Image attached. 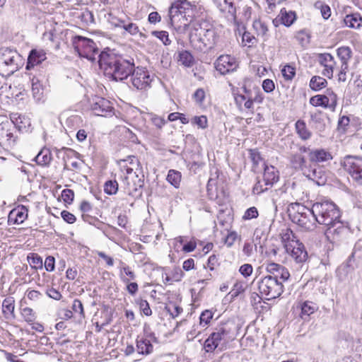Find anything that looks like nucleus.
<instances>
[{"mask_svg": "<svg viewBox=\"0 0 362 362\" xmlns=\"http://www.w3.org/2000/svg\"><path fill=\"white\" fill-rule=\"evenodd\" d=\"M27 260L32 268L35 269L42 268V258L38 254L34 252L29 253L27 256Z\"/></svg>", "mask_w": 362, "mask_h": 362, "instance_id": "obj_41", "label": "nucleus"}, {"mask_svg": "<svg viewBox=\"0 0 362 362\" xmlns=\"http://www.w3.org/2000/svg\"><path fill=\"white\" fill-rule=\"evenodd\" d=\"M213 1L221 12L235 17L236 13L235 0H213Z\"/></svg>", "mask_w": 362, "mask_h": 362, "instance_id": "obj_28", "label": "nucleus"}, {"mask_svg": "<svg viewBox=\"0 0 362 362\" xmlns=\"http://www.w3.org/2000/svg\"><path fill=\"white\" fill-rule=\"evenodd\" d=\"M318 62L325 68L322 71V74L331 78L333 76L334 67L336 64L334 57L329 53L320 54Z\"/></svg>", "mask_w": 362, "mask_h": 362, "instance_id": "obj_19", "label": "nucleus"}, {"mask_svg": "<svg viewBox=\"0 0 362 362\" xmlns=\"http://www.w3.org/2000/svg\"><path fill=\"white\" fill-rule=\"evenodd\" d=\"M232 337L230 329L228 327V325H221L206 339L204 345V349L206 352H212L218 346L221 341H226Z\"/></svg>", "mask_w": 362, "mask_h": 362, "instance_id": "obj_10", "label": "nucleus"}, {"mask_svg": "<svg viewBox=\"0 0 362 362\" xmlns=\"http://www.w3.org/2000/svg\"><path fill=\"white\" fill-rule=\"evenodd\" d=\"M150 120L153 125H155L158 129H161L166 124V120L161 117H159L155 114H150Z\"/></svg>", "mask_w": 362, "mask_h": 362, "instance_id": "obj_60", "label": "nucleus"}, {"mask_svg": "<svg viewBox=\"0 0 362 362\" xmlns=\"http://www.w3.org/2000/svg\"><path fill=\"white\" fill-rule=\"evenodd\" d=\"M250 165L251 170L254 173L260 175L267 166L264 158L256 149H250Z\"/></svg>", "mask_w": 362, "mask_h": 362, "instance_id": "obj_20", "label": "nucleus"}, {"mask_svg": "<svg viewBox=\"0 0 362 362\" xmlns=\"http://www.w3.org/2000/svg\"><path fill=\"white\" fill-rule=\"evenodd\" d=\"M281 241L284 244L285 250L286 249L287 245H293V243H298L299 240L296 238L293 231L290 229H286L281 234Z\"/></svg>", "mask_w": 362, "mask_h": 362, "instance_id": "obj_46", "label": "nucleus"}, {"mask_svg": "<svg viewBox=\"0 0 362 362\" xmlns=\"http://www.w3.org/2000/svg\"><path fill=\"white\" fill-rule=\"evenodd\" d=\"M98 64L104 74L109 78L122 81L127 79L135 66L134 59L116 54L107 49L98 54Z\"/></svg>", "mask_w": 362, "mask_h": 362, "instance_id": "obj_1", "label": "nucleus"}, {"mask_svg": "<svg viewBox=\"0 0 362 362\" xmlns=\"http://www.w3.org/2000/svg\"><path fill=\"white\" fill-rule=\"evenodd\" d=\"M121 264H122V267L120 268V275L123 282L128 283L130 280L135 279L136 274L131 268L123 262H121Z\"/></svg>", "mask_w": 362, "mask_h": 362, "instance_id": "obj_40", "label": "nucleus"}, {"mask_svg": "<svg viewBox=\"0 0 362 362\" xmlns=\"http://www.w3.org/2000/svg\"><path fill=\"white\" fill-rule=\"evenodd\" d=\"M28 210L25 206H18L13 209L8 214V222L13 224H20L28 217Z\"/></svg>", "mask_w": 362, "mask_h": 362, "instance_id": "obj_23", "label": "nucleus"}, {"mask_svg": "<svg viewBox=\"0 0 362 362\" xmlns=\"http://www.w3.org/2000/svg\"><path fill=\"white\" fill-rule=\"evenodd\" d=\"M295 127L296 133L302 140L306 141L311 138L312 133L307 128L306 124L303 120L298 119L296 122Z\"/></svg>", "mask_w": 362, "mask_h": 362, "instance_id": "obj_31", "label": "nucleus"}, {"mask_svg": "<svg viewBox=\"0 0 362 362\" xmlns=\"http://www.w3.org/2000/svg\"><path fill=\"white\" fill-rule=\"evenodd\" d=\"M136 351L138 354L147 356L151 354L153 351V346L151 340L146 337H137L136 339Z\"/></svg>", "mask_w": 362, "mask_h": 362, "instance_id": "obj_27", "label": "nucleus"}, {"mask_svg": "<svg viewBox=\"0 0 362 362\" xmlns=\"http://www.w3.org/2000/svg\"><path fill=\"white\" fill-rule=\"evenodd\" d=\"M346 231L347 228L340 221V219H339V221H335L333 225L327 226V229L325 231V235L328 239L336 240L346 233Z\"/></svg>", "mask_w": 362, "mask_h": 362, "instance_id": "obj_21", "label": "nucleus"}, {"mask_svg": "<svg viewBox=\"0 0 362 362\" xmlns=\"http://www.w3.org/2000/svg\"><path fill=\"white\" fill-rule=\"evenodd\" d=\"M252 28L256 31L257 35H264L267 31V28L259 20L254 21Z\"/></svg>", "mask_w": 362, "mask_h": 362, "instance_id": "obj_59", "label": "nucleus"}, {"mask_svg": "<svg viewBox=\"0 0 362 362\" xmlns=\"http://www.w3.org/2000/svg\"><path fill=\"white\" fill-rule=\"evenodd\" d=\"M21 315L28 324H33L37 318L36 313L29 307L21 308Z\"/></svg>", "mask_w": 362, "mask_h": 362, "instance_id": "obj_47", "label": "nucleus"}, {"mask_svg": "<svg viewBox=\"0 0 362 362\" xmlns=\"http://www.w3.org/2000/svg\"><path fill=\"white\" fill-rule=\"evenodd\" d=\"M197 6L187 0H174L169 8L171 25L180 33H185L194 23Z\"/></svg>", "mask_w": 362, "mask_h": 362, "instance_id": "obj_2", "label": "nucleus"}, {"mask_svg": "<svg viewBox=\"0 0 362 362\" xmlns=\"http://www.w3.org/2000/svg\"><path fill=\"white\" fill-rule=\"evenodd\" d=\"M46 59V53L43 49H33L29 53L25 69L30 70L35 65L41 64Z\"/></svg>", "mask_w": 362, "mask_h": 362, "instance_id": "obj_22", "label": "nucleus"}, {"mask_svg": "<svg viewBox=\"0 0 362 362\" xmlns=\"http://www.w3.org/2000/svg\"><path fill=\"white\" fill-rule=\"evenodd\" d=\"M207 195L210 200L214 201L220 207H230L229 193L223 181L210 178L208 181Z\"/></svg>", "mask_w": 362, "mask_h": 362, "instance_id": "obj_7", "label": "nucleus"}, {"mask_svg": "<svg viewBox=\"0 0 362 362\" xmlns=\"http://www.w3.org/2000/svg\"><path fill=\"white\" fill-rule=\"evenodd\" d=\"M14 308V300L12 297L6 298L3 300L2 311L5 315H13Z\"/></svg>", "mask_w": 362, "mask_h": 362, "instance_id": "obj_49", "label": "nucleus"}, {"mask_svg": "<svg viewBox=\"0 0 362 362\" xmlns=\"http://www.w3.org/2000/svg\"><path fill=\"white\" fill-rule=\"evenodd\" d=\"M310 37V34L304 30L298 31L296 35V39L303 47L309 44Z\"/></svg>", "mask_w": 362, "mask_h": 362, "instance_id": "obj_53", "label": "nucleus"}, {"mask_svg": "<svg viewBox=\"0 0 362 362\" xmlns=\"http://www.w3.org/2000/svg\"><path fill=\"white\" fill-rule=\"evenodd\" d=\"M235 35L238 42H240L239 38H241L240 44L243 47L246 46L247 43L249 42V33L246 30L245 25L238 24Z\"/></svg>", "mask_w": 362, "mask_h": 362, "instance_id": "obj_37", "label": "nucleus"}, {"mask_svg": "<svg viewBox=\"0 0 362 362\" xmlns=\"http://www.w3.org/2000/svg\"><path fill=\"white\" fill-rule=\"evenodd\" d=\"M72 45L80 57L86 58L90 62L95 61L98 48L93 40L76 35L72 39Z\"/></svg>", "mask_w": 362, "mask_h": 362, "instance_id": "obj_8", "label": "nucleus"}, {"mask_svg": "<svg viewBox=\"0 0 362 362\" xmlns=\"http://www.w3.org/2000/svg\"><path fill=\"white\" fill-rule=\"evenodd\" d=\"M62 197L64 202L71 204L74 198V192L72 189H65L62 192Z\"/></svg>", "mask_w": 362, "mask_h": 362, "instance_id": "obj_63", "label": "nucleus"}, {"mask_svg": "<svg viewBox=\"0 0 362 362\" xmlns=\"http://www.w3.org/2000/svg\"><path fill=\"white\" fill-rule=\"evenodd\" d=\"M238 66L236 60L230 55H221L215 62L216 69L222 75L234 71Z\"/></svg>", "mask_w": 362, "mask_h": 362, "instance_id": "obj_17", "label": "nucleus"}, {"mask_svg": "<svg viewBox=\"0 0 362 362\" xmlns=\"http://www.w3.org/2000/svg\"><path fill=\"white\" fill-rule=\"evenodd\" d=\"M329 103V98L327 95H317L313 96L310 99V104L314 107L322 106L323 107H328Z\"/></svg>", "mask_w": 362, "mask_h": 362, "instance_id": "obj_39", "label": "nucleus"}, {"mask_svg": "<svg viewBox=\"0 0 362 362\" xmlns=\"http://www.w3.org/2000/svg\"><path fill=\"white\" fill-rule=\"evenodd\" d=\"M216 33L211 24L206 21H195L189 33L191 43L199 42V48H212L216 43Z\"/></svg>", "mask_w": 362, "mask_h": 362, "instance_id": "obj_3", "label": "nucleus"}, {"mask_svg": "<svg viewBox=\"0 0 362 362\" xmlns=\"http://www.w3.org/2000/svg\"><path fill=\"white\" fill-rule=\"evenodd\" d=\"M279 16L280 17L281 23L287 27L291 25L296 18L295 12L291 11H288L286 8H282L281 10L280 15Z\"/></svg>", "mask_w": 362, "mask_h": 362, "instance_id": "obj_34", "label": "nucleus"}, {"mask_svg": "<svg viewBox=\"0 0 362 362\" xmlns=\"http://www.w3.org/2000/svg\"><path fill=\"white\" fill-rule=\"evenodd\" d=\"M104 191L109 195L115 194L118 191V183L116 180H107L104 185Z\"/></svg>", "mask_w": 362, "mask_h": 362, "instance_id": "obj_52", "label": "nucleus"}, {"mask_svg": "<svg viewBox=\"0 0 362 362\" xmlns=\"http://www.w3.org/2000/svg\"><path fill=\"white\" fill-rule=\"evenodd\" d=\"M232 209L231 207H221L218 215L217 220L218 223L224 227L228 228L233 219L231 216Z\"/></svg>", "mask_w": 362, "mask_h": 362, "instance_id": "obj_29", "label": "nucleus"}, {"mask_svg": "<svg viewBox=\"0 0 362 362\" xmlns=\"http://www.w3.org/2000/svg\"><path fill=\"white\" fill-rule=\"evenodd\" d=\"M71 309L73 313L78 315L81 318L85 317L83 306L81 301L78 299H75L73 301Z\"/></svg>", "mask_w": 362, "mask_h": 362, "instance_id": "obj_54", "label": "nucleus"}, {"mask_svg": "<svg viewBox=\"0 0 362 362\" xmlns=\"http://www.w3.org/2000/svg\"><path fill=\"white\" fill-rule=\"evenodd\" d=\"M137 304L139 306L141 311L146 316H150L152 314L151 309L149 306V303L146 300L139 299L136 300Z\"/></svg>", "mask_w": 362, "mask_h": 362, "instance_id": "obj_58", "label": "nucleus"}, {"mask_svg": "<svg viewBox=\"0 0 362 362\" xmlns=\"http://www.w3.org/2000/svg\"><path fill=\"white\" fill-rule=\"evenodd\" d=\"M262 174L265 186L272 187L279 180V171L272 165H267Z\"/></svg>", "mask_w": 362, "mask_h": 362, "instance_id": "obj_25", "label": "nucleus"}, {"mask_svg": "<svg viewBox=\"0 0 362 362\" xmlns=\"http://www.w3.org/2000/svg\"><path fill=\"white\" fill-rule=\"evenodd\" d=\"M17 139L16 127L13 122L5 121L0 124V145L11 147Z\"/></svg>", "mask_w": 362, "mask_h": 362, "instance_id": "obj_14", "label": "nucleus"}, {"mask_svg": "<svg viewBox=\"0 0 362 362\" xmlns=\"http://www.w3.org/2000/svg\"><path fill=\"white\" fill-rule=\"evenodd\" d=\"M317 306L315 303L310 301H305L301 305L302 315L309 316L317 310Z\"/></svg>", "mask_w": 362, "mask_h": 362, "instance_id": "obj_50", "label": "nucleus"}, {"mask_svg": "<svg viewBox=\"0 0 362 362\" xmlns=\"http://www.w3.org/2000/svg\"><path fill=\"white\" fill-rule=\"evenodd\" d=\"M234 98L237 106L240 110L243 109H249V98L247 99L246 96L238 90V93L233 92Z\"/></svg>", "mask_w": 362, "mask_h": 362, "instance_id": "obj_43", "label": "nucleus"}, {"mask_svg": "<svg viewBox=\"0 0 362 362\" xmlns=\"http://www.w3.org/2000/svg\"><path fill=\"white\" fill-rule=\"evenodd\" d=\"M266 240L264 232L260 229H256L253 235V243L255 247V250L257 249L259 245V248L262 247L263 243Z\"/></svg>", "mask_w": 362, "mask_h": 362, "instance_id": "obj_51", "label": "nucleus"}, {"mask_svg": "<svg viewBox=\"0 0 362 362\" xmlns=\"http://www.w3.org/2000/svg\"><path fill=\"white\" fill-rule=\"evenodd\" d=\"M2 60L6 66L11 68L10 71L13 74L18 69L21 59V55L16 51L6 48L2 50Z\"/></svg>", "mask_w": 362, "mask_h": 362, "instance_id": "obj_18", "label": "nucleus"}, {"mask_svg": "<svg viewBox=\"0 0 362 362\" xmlns=\"http://www.w3.org/2000/svg\"><path fill=\"white\" fill-rule=\"evenodd\" d=\"M341 165L351 176L360 185H362V158L354 156H346Z\"/></svg>", "mask_w": 362, "mask_h": 362, "instance_id": "obj_12", "label": "nucleus"}, {"mask_svg": "<svg viewBox=\"0 0 362 362\" xmlns=\"http://www.w3.org/2000/svg\"><path fill=\"white\" fill-rule=\"evenodd\" d=\"M130 76V82L133 88L137 90H146L151 87L155 74L151 73L146 67L134 66Z\"/></svg>", "mask_w": 362, "mask_h": 362, "instance_id": "obj_9", "label": "nucleus"}, {"mask_svg": "<svg viewBox=\"0 0 362 362\" xmlns=\"http://www.w3.org/2000/svg\"><path fill=\"white\" fill-rule=\"evenodd\" d=\"M332 159V156L329 151L320 148L313 149L312 151H310V160L308 161L310 163L317 164L318 163L328 161Z\"/></svg>", "mask_w": 362, "mask_h": 362, "instance_id": "obj_26", "label": "nucleus"}, {"mask_svg": "<svg viewBox=\"0 0 362 362\" xmlns=\"http://www.w3.org/2000/svg\"><path fill=\"white\" fill-rule=\"evenodd\" d=\"M144 185V175L143 174L126 176L122 180L124 192L134 199L141 197Z\"/></svg>", "mask_w": 362, "mask_h": 362, "instance_id": "obj_11", "label": "nucleus"}, {"mask_svg": "<svg viewBox=\"0 0 362 362\" xmlns=\"http://www.w3.org/2000/svg\"><path fill=\"white\" fill-rule=\"evenodd\" d=\"M247 287L248 284L247 282L241 281H237L229 293L231 296V298H234L242 295Z\"/></svg>", "mask_w": 362, "mask_h": 362, "instance_id": "obj_44", "label": "nucleus"}, {"mask_svg": "<svg viewBox=\"0 0 362 362\" xmlns=\"http://www.w3.org/2000/svg\"><path fill=\"white\" fill-rule=\"evenodd\" d=\"M351 49L349 47H341L337 49V55L341 60L343 70L348 69V62L351 57Z\"/></svg>", "mask_w": 362, "mask_h": 362, "instance_id": "obj_32", "label": "nucleus"}, {"mask_svg": "<svg viewBox=\"0 0 362 362\" xmlns=\"http://www.w3.org/2000/svg\"><path fill=\"white\" fill-rule=\"evenodd\" d=\"M293 245H287L286 252L290 255L292 259L298 264L297 269L302 268L304 263L308 260V255L304 245L300 243H293Z\"/></svg>", "mask_w": 362, "mask_h": 362, "instance_id": "obj_15", "label": "nucleus"}, {"mask_svg": "<svg viewBox=\"0 0 362 362\" xmlns=\"http://www.w3.org/2000/svg\"><path fill=\"white\" fill-rule=\"evenodd\" d=\"M281 73L286 80H291L296 75V69L293 66L288 64L284 66Z\"/></svg>", "mask_w": 362, "mask_h": 362, "instance_id": "obj_57", "label": "nucleus"}, {"mask_svg": "<svg viewBox=\"0 0 362 362\" xmlns=\"http://www.w3.org/2000/svg\"><path fill=\"white\" fill-rule=\"evenodd\" d=\"M313 214L316 222L326 226L333 225L335 221H339L341 218L338 206L334 202L329 201L313 204Z\"/></svg>", "mask_w": 362, "mask_h": 362, "instance_id": "obj_5", "label": "nucleus"}, {"mask_svg": "<svg viewBox=\"0 0 362 362\" xmlns=\"http://www.w3.org/2000/svg\"><path fill=\"white\" fill-rule=\"evenodd\" d=\"M178 61L185 66L190 67L194 64V57L189 51L182 50L179 52Z\"/></svg>", "mask_w": 362, "mask_h": 362, "instance_id": "obj_45", "label": "nucleus"}, {"mask_svg": "<svg viewBox=\"0 0 362 362\" xmlns=\"http://www.w3.org/2000/svg\"><path fill=\"white\" fill-rule=\"evenodd\" d=\"M193 98L197 104L202 105L205 98V92H204V89L203 88L197 89V90L193 94Z\"/></svg>", "mask_w": 362, "mask_h": 362, "instance_id": "obj_64", "label": "nucleus"}, {"mask_svg": "<svg viewBox=\"0 0 362 362\" xmlns=\"http://www.w3.org/2000/svg\"><path fill=\"white\" fill-rule=\"evenodd\" d=\"M251 285L254 290H257L267 300L279 297L284 291L281 281H278L272 277L265 276L259 280H253Z\"/></svg>", "mask_w": 362, "mask_h": 362, "instance_id": "obj_6", "label": "nucleus"}, {"mask_svg": "<svg viewBox=\"0 0 362 362\" xmlns=\"http://www.w3.org/2000/svg\"><path fill=\"white\" fill-rule=\"evenodd\" d=\"M298 207L297 211L291 216L292 221L305 230H312L315 221L313 207L311 209L300 205H298Z\"/></svg>", "mask_w": 362, "mask_h": 362, "instance_id": "obj_13", "label": "nucleus"}, {"mask_svg": "<svg viewBox=\"0 0 362 362\" xmlns=\"http://www.w3.org/2000/svg\"><path fill=\"white\" fill-rule=\"evenodd\" d=\"M192 122L201 129H206L208 126L207 118L204 115L195 116L193 118Z\"/></svg>", "mask_w": 362, "mask_h": 362, "instance_id": "obj_62", "label": "nucleus"}, {"mask_svg": "<svg viewBox=\"0 0 362 362\" xmlns=\"http://www.w3.org/2000/svg\"><path fill=\"white\" fill-rule=\"evenodd\" d=\"M344 23L352 28H359L362 26V17L358 13L346 15L344 18Z\"/></svg>", "mask_w": 362, "mask_h": 362, "instance_id": "obj_33", "label": "nucleus"}, {"mask_svg": "<svg viewBox=\"0 0 362 362\" xmlns=\"http://www.w3.org/2000/svg\"><path fill=\"white\" fill-rule=\"evenodd\" d=\"M214 313L210 310L203 311L199 317V324L203 327L207 325L213 318Z\"/></svg>", "mask_w": 362, "mask_h": 362, "instance_id": "obj_55", "label": "nucleus"}, {"mask_svg": "<svg viewBox=\"0 0 362 362\" xmlns=\"http://www.w3.org/2000/svg\"><path fill=\"white\" fill-rule=\"evenodd\" d=\"M267 276L283 283L289 279L290 274L286 267L280 264L279 268L276 271L274 276L269 275Z\"/></svg>", "mask_w": 362, "mask_h": 362, "instance_id": "obj_42", "label": "nucleus"}, {"mask_svg": "<svg viewBox=\"0 0 362 362\" xmlns=\"http://www.w3.org/2000/svg\"><path fill=\"white\" fill-rule=\"evenodd\" d=\"M62 152H63L62 159L64 163V169L69 170V168L67 167V162L74 158H77L78 156H79V153L71 148H65V147H64L61 151L58 150V153H61Z\"/></svg>", "mask_w": 362, "mask_h": 362, "instance_id": "obj_36", "label": "nucleus"}, {"mask_svg": "<svg viewBox=\"0 0 362 362\" xmlns=\"http://www.w3.org/2000/svg\"><path fill=\"white\" fill-rule=\"evenodd\" d=\"M182 179V174L176 170H170L168 172L166 180L175 188H179Z\"/></svg>", "mask_w": 362, "mask_h": 362, "instance_id": "obj_35", "label": "nucleus"}, {"mask_svg": "<svg viewBox=\"0 0 362 362\" xmlns=\"http://www.w3.org/2000/svg\"><path fill=\"white\" fill-rule=\"evenodd\" d=\"M52 160L51 151L47 148H42L35 158L37 165L48 166Z\"/></svg>", "mask_w": 362, "mask_h": 362, "instance_id": "obj_30", "label": "nucleus"}, {"mask_svg": "<svg viewBox=\"0 0 362 362\" xmlns=\"http://www.w3.org/2000/svg\"><path fill=\"white\" fill-rule=\"evenodd\" d=\"M310 124L312 126L319 132H322L325 129V119L326 115L320 111L315 110L310 112Z\"/></svg>", "mask_w": 362, "mask_h": 362, "instance_id": "obj_24", "label": "nucleus"}, {"mask_svg": "<svg viewBox=\"0 0 362 362\" xmlns=\"http://www.w3.org/2000/svg\"><path fill=\"white\" fill-rule=\"evenodd\" d=\"M290 163L296 170L300 171L303 175L317 185L325 183V172L318 164L308 163L307 159L300 154H293L290 157Z\"/></svg>", "mask_w": 362, "mask_h": 362, "instance_id": "obj_4", "label": "nucleus"}, {"mask_svg": "<svg viewBox=\"0 0 362 362\" xmlns=\"http://www.w3.org/2000/svg\"><path fill=\"white\" fill-rule=\"evenodd\" d=\"M327 95L329 96L330 102V103H328V107H329L332 111H334L336 106L337 105V96L330 89L327 90Z\"/></svg>", "mask_w": 362, "mask_h": 362, "instance_id": "obj_61", "label": "nucleus"}, {"mask_svg": "<svg viewBox=\"0 0 362 362\" xmlns=\"http://www.w3.org/2000/svg\"><path fill=\"white\" fill-rule=\"evenodd\" d=\"M327 85V81L325 78L319 76H315L311 78L309 86L312 90L318 91L322 88H325Z\"/></svg>", "mask_w": 362, "mask_h": 362, "instance_id": "obj_38", "label": "nucleus"}, {"mask_svg": "<svg viewBox=\"0 0 362 362\" xmlns=\"http://www.w3.org/2000/svg\"><path fill=\"white\" fill-rule=\"evenodd\" d=\"M91 109L98 116L107 117L114 114V107L112 103L102 97L95 96L93 99Z\"/></svg>", "mask_w": 362, "mask_h": 362, "instance_id": "obj_16", "label": "nucleus"}, {"mask_svg": "<svg viewBox=\"0 0 362 362\" xmlns=\"http://www.w3.org/2000/svg\"><path fill=\"white\" fill-rule=\"evenodd\" d=\"M32 79V95L36 101H40L43 98V90L38 80Z\"/></svg>", "mask_w": 362, "mask_h": 362, "instance_id": "obj_48", "label": "nucleus"}, {"mask_svg": "<svg viewBox=\"0 0 362 362\" xmlns=\"http://www.w3.org/2000/svg\"><path fill=\"white\" fill-rule=\"evenodd\" d=\"M152 35L156 37L159 40H160L165 45H168L170 44L171 41L169 39V35L167 31L161 30V31H153L151 33Z\"/></svg>", "mask_w": 362, "mask_h": 362, "instance_id": "obj_56", "label": "nucleus"}]
</instances>
